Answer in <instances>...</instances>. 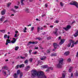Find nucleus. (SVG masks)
Masks as SVG:
<instances>
[{
    "label": "nucleus",
    "mask_w": 78,
    "mask_h": 78,
    "mask_svg": "<svg viewBox=\"0 0 78 78\" xmlns=\"http://www.w3.org/2000/svg\"><path fill=\"white\" fill-rule=\"evenodd\" d=\"M78 43V40H77V41H76V42L75 43V44L76 45V44H77V43Z\"/></svg>",
    "instance_id": "44"
},
{
    "label": "nucleus",
    "mask_w": 78,
    "mask_h": 78,
    "mask_svg": "<svg viewBox=\"0 0 78 78\" xmlns=\"http://www.w3.org/2000/svg\"><path fill=\"white\" fill-rule=\"evenodd\" d=\"M19 47H16L15 48V50H17L18 49H19Z\"/></svg>",
    "instance_id": "32"
},
{
    "label": "nucleus",
    "mask_w": 78,
    "mask_h": 78,
    "mask_svg": "<svg viewBox=\"0 0 78 78\" xmlns=\"http://www.w3.org/2000/svg\"><path fill=\"white\" fill-rule=\"evenodd\" d=\"M74 37H77L78 36V31H77L74 35Z\"/></svg>",
    "instance_id": "20"
},
{
    "label": "nucleus",
    "mask_w": 78,
    "mask_h": 78,
    "mask_svg": "<svg viewBox=\"0 0 78 78\" xmlns=\"http://www.w3.org/2000/svg\"><path fill=\"white\" fill-rule=\"evenodd\" d=\"M57 55V54H56V53L52 54H51V56H56Z\"/></svg>",
    "instance_id": "23"
},
{
    "label": "nucleus",
    "mask_w": 78,
    "mask_h": 78,
    "mask_svg": "<svg viewBox=\"0 0 78 78\" xmlns=\"http://www.w3.org/2000/svg\"><path fill=\"white\" fill-rule=\"evenodd\" d=\"M70 5H75L76 8H78V3L75 1H73L70 3Z\"/></svg>",
    "instance_id": "6"
},
{
    "label": "nucleus",
    "mask_w": 78,
    "mask_h": 78,
    "mask_svg": "<svg viewBox=\"0 0 78 78\" xmlns=\"http://www.w3.org/2000/svg\"><path fill=\"white\" fill-rule=\"evenodd\" d=\"M15 33H16V34H17V33H18V31H15Z\"/></svg>",
    "instance_id": "61"
},
{
    "label": "nucleus",
    "mask_w": 78,
    "mask_h": 78,
    "mask_svg": "<svg viewBox=\"0 0 78 78\" xmlns=\"http://www.w3.org/2000/svg\"><path fill=\"white\" fill-rule=\"evenodd\" d=\"M20 58L21 59H25V57H23L22 56H20Z\"/></svg>",
    "instance_id": "42"
},
{
    "label": "nucleus",
    "mask_w": 78,
    "mask_h": 78,
    "mask_svg": "<svg viewBox=\"0 0 78 78\" xmlns=\"http://www.w3.org/2000/svg\"><path fill=\"white\" fill-rule=\"evenodd\" d=\"M23 32L24 33H27V31L26 30H24V29H23Z\"/></svg>",
    "instance_id": "48"
},
{
    "label": "nucleus",
    "mask_w": 78,
    "mask_h": 78,
    "mask_svg": "<svg viewBox=\"0 0 78 78\" xmlns=\"http://www.w3.org/2000/svg\"><path fill=\"white\" fill-rule=\"evenodd\" d=\"M34 27H31V31H33V30H34Z\"/></svg>",
    "instance_id": "34"
},
{
    "label": "nucleus",
    "mask_w": 78,
    "mask_h": 78,
    "mask_svg": "<svg viewBox=\"0 0 78 78\" xmlns=\"http://www.w3.org/2000/svg\"><path fill=\"white\" fill-rule=\"evenodd\" d=\"M50 27L51 28H53V26H50Z\"/></svg>",
    "instance_id": "57"
},
{
    "label": "nucleus",
    "mask_w": 78,
    "mask_h": 78,
    "mask_svg": "<svg viewBox=\"0 0 78 78\" xmlns=\"http://www.w3.org/2000/svg\"><path fill=\"white\" fill-rule=\"evenodd\" d=\"M51 37H48L47 38V39L48 40H49V39H51Z\"/></svg>",
    "instance_id": "45"
},
{
    "label": "nucleus",
    "mask_w": 78,
    "mask_h": 78,
    "mask_svg": "<svg viewBox=\"0 0 78 78\" xmlns=\"http://www.w3.org/2000/svg\"><path fill=\"white\" fill-rule=\"evenodd\" d=\"M36 39H38L39 40V41H41L42 40V39L41 38L38 37V38Z\"/></svg>",
    "instance_id": "37"
},
{
    "label": "nucleus",
    "mask_w": 78,
    "mask_h": 78,
    "mask_svg": "<svg viewBox=\"0 0 78 78\" xmlns=\"http://www.w3.org/2000/svg\"><path fill=\"white\" fill-rule=\"evenodd\" d=\"M59 22V21L58 20H56L55 21V23H58Z\"/></svg>",
    "instance_id": "43"
},
{
    "label": "nucleus",
    "mask_w": 78,
    "mask_h": 78,
    "mask_svg": "<svg viewBox=\"0 0 78 78\" xmlns=\"http://www.w3.org/2000/svg\"><path fill=\"white\" fill-rule=\"evenodd\" d=\"M17 74L16 73H15L14 74L13 76L14 77V78H17V76L19 74H20V78H21L22 77V76H23V73L22 72H20V70H18L17 72Z\"/></svg>",
    "instance_id": "2"
},
{
    "label": "nucleus",
    "mask_w": 78,
    "mask_h": 78,
    "mask_svg": "<svg viewBox=\"0 0 78 78\" xmlns=\"http://www.w3.org/2000/svg\"><path fill=\"white\" fill-rule=\"evenodd\" d=\"M6 12V10H2L1 12V14L2 15H4V14H5V12Z\"/></svg>",
    "instance_id": "15"
},
{
    "label": "nucleus",
    "mask_w": 78,
    "mask_h": 78,
    "mask_svg": "<svg viewBox=\"0 0 78 78\" xmlns=\"http://www.w3.org/2000/svg\"><path fill=\"white\" fill-rule=\"evenodd\" d=\"M44 16H45V14H44L42 15V17H44Z\"/></svg>",
    "instance_id": "55"
},
{
    "label": "nucleus",
    "mask_w": 78,
    "mask_h": 78,
    "mask_svg": "<svg viewBox=\"0 0 78 78\" xmlns=\"http://www.w3.org/2000/svg\"><path fill=\"white\" fill-rule=\"evenodd\" d=\"M46 57L45 56H43L42 58H40L41 60L42 61H44L46 59Z\"/></svg>",
    "instance_id": "14"
},
{
    "label": "nucleus",
    "mask_w": 78,
    "mask_h": 78,
    "mask_svg": "<svg viewBox=\"0 0 78 78\" xmlns=\"http://www.w3.org/2000/svg\"><path fill=\"white\" fill-rule=\"evenodd\" d=\"M24 1H25V0H21V2L22 5H24V3H23Z\"/></svg>",
    "instance_id": "24"
},
{
    "label": "nucleus",
    "mask_w": 78,
    "mask_h": 78,
    "mask_svg": "<svg viewBox=\"0 0 78 78\" xmlns=\"http://www.w3.org/2000/svg\"><path fill=\"white\" fill-rule=\"evenodd\" d=\"M30 69V66H27L26 68V70H29V69Z\"/></svg>",
    "instance_id": "26"
},
{
    "label": "nucleus",
    "mask_w": 78,
    "mask_h": 78,
    "mask_svg": "<svg viewBox=\"0 0 78 78\" xmlns=\"http://www.w3.org/2000/svg\"><path fill=\"white\" fill-rule=\"evenodd\" d=\"M61 37H58V40H59V39H61Z\"/></svg>",
    "instance_id": "59"
},
{
    "label": "nucleus",
    "mask_w": 78,
    "mask_h": 78,
    "mask_svg": "<svg viewBox=\"0 0 78 78\" xmlns=\"http://www.w3.org/2000/svg\"><path fill=\"white\" fill-rule=\"evenodd\" d=\"M69 53H70V52H69V51H66L64 55H65V56H67L68 55H69Z\"/></svg>",
    "instance_id": "16"
},
{
    "label": "nucleus",
    "mask_w": 78,
    "mask_h": 78,
    "mask_svg": "<svg viewBox=\"0 0 78 78\" xmlns=\"http://www.w3.org/2000/svg\"><path fill=\"white\" fill-rule=\"evenodd\" d=\"M37 28L38 32H39V30H40V29L41 30H43V27H41V29H40V27H37Z\"/></svg>",
    "instance_id": "19"
},
{
    "label": "nucleus",
    "mask_w": 78,
    "mask_h": 78,
    "mask_svg": "<svg viewBox=\"0 0 78 78\" xmlns=\"http://www.w3.org/2000/svg\"><path fill=\"white\" fill-rule=\"evenodd\" d=\"M53 45H54V48L55 49L57 48V46H58V44H56V43H54Z\"/></svg>",
    "instance_id": "11"
},
{
    "label": "nucleus",
    "mask_w": 78,
    "mask_h": 78,
    "mask_svg": "<svg viewBox=\"0 0 78 78\" xmlns=\"http://www.w3.org/2000/svg\"><path fill=\"white\" fill-rule=\"evenodd\" d=\"M17 39V38L16 39L14 38H13V40L11 41L7 39L6 40V45H7L8 44V43H12V44H14L16 42V41Z\"/></svg>",
    "instance_id": "4"
},
{
    "label": "nucleus",
    "mask_w": 78,
    "mask_h": 78,
    "mask_svg": "<svg viewBox=\"0 0 78 78\" xmlns=\"http://www.w3.org/2000/svg\"><path fill=\"white\" fill-rule=\"evenodd\" d=\"M20 66L19 65H17L16 66V69H18L19 68V67Z\"/></svg>",
    "instance_id": "39"
},
{
    "label": "nucleus",
    "mask_w": 78,
    "mask_h": 78,
    "mask_svg": "<svg viewBox=\"0 0 78 78\" xmlns=\"http://www.w3.org/2000/svg\"><path fill=\"white\" fill-rule=\"evenodd\" d=\"M45 6L46 7H47L48 5H47V4H46L45 5Z\"/></svg>",
    "instance_id": "54"
},
{
    "label": "nucleus",
    "mask_w": 78,
    "mask_h": 78,
    "mask_svg": "<svg viewBox=\"0 0 78 78\" xmlns=\"http://www.w3.org/2000/svg\"><path fill=\"white\" fill-rule=\"evenodd\" d=\"M14 8H15V9H18V8H19V6H17L16 5H15L14 6Z\"/></svg>",
    "instance_id": "35"
},
{
    "label": "nucleus",
    "mask_w": 78,
    "mask_h": 78,
    "mask_svg": "<svg viewBox=\"0 0 78 78\" xmlns=\"http://www.w3.org/2000/svg\"><path fill=\"white\" fill-rule=\"evenodd\" d=\"M11 5V3L9 2V3H8L7 4V7H9V6L10 5Z\"/></svg>",
    "instance_id": "28"
},
{
    "label": "nucleus",
    "mask_w": 78,
    "mask_h": 78,
    "mask_svg": "<svg viewBox=\"0 0 78 78\" xmlns=\"http://www.w3.org/2000/svg\"><path fill=\"white\" fill-rule=\"evenodd\" d=\"M24 30H27V27H25Z\"/></svg>",
    "instance_id": "56"
},
{
    "label": "nucleus",
    "mask_w": 78,
    "mask_h": 78,
    "mask_svg": "<svg viewBox=\"0 0 78 78\" xmlns=\"http://www.w3.org/2000/svg\"><path fill=\"white\" fill-rule=\"evenodd\" d=\"M11 10L12 11H13V12H14L15 13L17 12V11L16 10H15L13 9H11Z\"/></svg>",
    "instance_id": "25"
},
{
    "label": "nucleus",
    "mask_w": 78,
    "mask_h": 78,
    "mask_svg": "<svg viewBox=\"0 0 78 78\" xmlns=\"http://www.w3.org/2000/svg\"><path fill=\"white\" fill-rule=\"evenodd\" d=\"M70 42L71 43H73L71 46V48H72V47H74V45H75V43H74V42H75V41L72 40H71L70 41Z\"/></svg>",
    "instance_id": "8"
},
{
    "label": "nucleus",
    "mask_w": 78,
    "mask_h": 78,
    "mask_svg": "<svg viewBox=\"0 0 78 78\" xmlns=\"http://www.w3.org/2000/svg\"><path fill=\"white\" fill-rule=\"evenodd\" d=\"M29 61L30 62H32V61H33V59L32 58H30L29 59Z\"/></svg>",
    "instance_id": "41"
},
{
    "label": "nucleus",
    "mask_w": 78,
    "mask_h": 78,
    "mask_svg": "<svg viewBox=\"0 0 78 78\" xmlns=\"http://www.w3.org/2000/svg\"><path fill=\"white\" fill-rule=\"evenodd\" d=\"M50 51L49 50H48L47 51V52L48 53H50Z\"/></svg>",
    "instance_id": "47"
},
{
    "label": "nucleus",
    "mask_w": 78,
    "mask_h": 78,
    "mask_svg": "<svg viewBox=\"0 0 78 78\" xmlns=\"http://www.w3.org/2000/svg\"><path fill=\"white\" fill-rule=\"evenodd\" d=\"M8 20H5L4 22V23H5L6 22H8Z\"/></svg>",
    "instance_id": "52"
},
{
    "label": "nucleus",
    "mask_w": 78,
    "mask_h": 78,
    "mask_svg": "<svg viewBox=\"0 0 78 78\" xmlns=\"http://www.w3.org/2000/svg\"><path fill=\"white\" fill-rule=\"evenodd\" d=\"M33 0H29L30 2H33Z\"/></svg>",
    "instance_id": "58"
},
{
    "label": "nucleus",
    "mask_w": 78,
    "mask_h": 78,
    "mask_svg": "<svg viewBox=\"0 0 78 78\" xmlns=\"http://www.w3.org/2000/svg\"><path fill=\"white\" fill-rule=\"evenodd\" d=\"M7 37H8V35L6 34L4 36V38H7Z\"/></svg>",
    "instance_id": "38"
},
{
    "label": "nucleus",
    "mask_w": 78,
    "mask_h": 78,
    "mask_svg": "<svg viewBox=\"0 0 78 78\" xmlns=\"http://www.w3.org/2000/svg\"><path fill=\"white\" fill-rule=\"evenodd\" d=\"M31 51H32V50H29V53H31Z\"/></svg>",
    "instance_id": "53"
},
{
    "label": "nucleus",
    "mask_w": 78,
    "mask_h": 78,
    "mask_svg": "<svg viewBox=\"0 0 78 78\" xmlns=\"http://www.w3.org/2000/svg\"><path fill=\"white\" fill-rule=\"evenodd\" d=\"M25 11L26 12H30V10L27 8H26L25 9Z\"/></svg>",
    "instance_id": "18"
},
{
    "label": "nucleus",
    "mask_w": 78,
    "mask_h": 78,
    "mask_svg": "<svg viewBox=\"0 0 78 78\" xmlns=\"http://www.w3.org/2000/svg\"><path fill=\"white\" fill-rule=\"evenodd\" d=\"M42 68H43V69H46V68H48V69L46 70V71L47 72H49V71H50V70H52L53 69L51 67H48V66L47 65H45L44 66H41Z\"/></svg>",
    "instance_id": "5"
},
{
    "label": "nucleus",
    "mask_w": 78,
    "mask_h": 78,
    "mask_svg": "<svg viewBox=\"0 0 78 78\" xmlns=\"http://www.w3.org/2000/svg\"><path fill=\"white\" fill-rule=\"evenodd\" d=\"M17 34H15V36H14V37H17V36H19V35H18L17 36Z\"/></svg>",
    "instance_id": "40"
},
{
    "label": "nucleus",
    "mask_w": 78,
    "mask_h": 78,
    "mask_svg": "<svg viewBox=\"0 0 78 78\" xmlns=\"http://www.w3.org/2000/svg\"><path fill=\"white\" fill-rule=\"evenodd\" d=\"M38 43V42H31L30 41L29 42V44H37Z\"/></svg>",
    "instance_id": "12"
},
{
    "label": "nucleus",
    "mask_w": 78,
    "mask_h": 78,
    "mask_svg": "<svg viewBox=\"0 0 78 78\" xmlns=\"http://www.w3.org/2000/svg\"><path fill=\"white\" fill-rule=\"evenodd\" d=\"M3 75H4V76H6V72L4 71V72H3Z\"/></svg>",
    "instance_id": "33"
},
{
    "label": "nucleus",
    "mask_w": 78,
    "mask_h": 78,
    "mask_svg": "<svg viewBox=\"0 0 78 78\" xmlns=\"http://www.w3.org/2000/svg\"><path fill=\"white\" fill-rule=\"evenodd\" d=\"M60 5L61 6H63V4H62V2H60Z\"/></svg>",
    "instance_id": "46"
},
{
    "label": "nucleus",
    "mask_w": 78,
    "mask_h": 78,
    "mask_svg": "<svg viewBox=\"0 0 78 78\" xmlns=\"http://www.w3.org/2000/svg\"><path fill=\"white\" fill-rule=\"evenodd\" d=\"M71 44H72V43H71V42L70 43L68 44L67 45V47H70L71 46Z\"/></svg>",
    "instance_id": "27"
},
{
    "label": "nucleus",
    "mask_w": 78,
    "mask_h": 78,
    "mask_svg": "<svg viewBox=\"0 0 78 78\" xmlns=\"http://www.w3.org/2000/svg\"><path fill=\"white\" fill-rule=\"evenodd\" d=\"M72 69H73V67H70L69 70V72H71L72 70Z\"/></svg>",
    "instance_id": "21"
},
{
    "label": "nucleus",
    "mask_w": 78,
    "mask_h": 78,
    "mask_svg": "<svg viewBox=\"0 0 78 78\" xmlns=\"http://www.w3.org/2000/svg\"><path fill=\"white\" fill-rule=\"evenodd\" d=\"M5 16H2V17L0 18V20L2 22H3L4 20V19H5Z\"/></svg>",
    "instance_id": "17"
},
{
    "label": "nucleus",
    "mask_w": 78,
    "mask_h": 78,
    "mask_svg": "<svg viewBox=\"0 0 78 78\" xmlns=\"http://www.w3.org/2000/svg\"><path fill=\"white\" fill-rule=\"evenodd\" d=\"M25 67V65L23 64H22L20 65V68H21V67Z\"/></svg>",
    "instance_id": "22"
},
{
    "label": "nucleus",
    "mask_w": 78,
    "mask_h": 78,
    "mask_svg": "<svg viewBox=\"0 0 78 78\" xmlns=\"http://www.w3.org/2000/svg\"><path fill=\"white\" fill-rule=\"evenodd\" d=\"M31 72L32 78L37 76L38 78H46V76L42 71H39L37 72L36 71L32 70Z\"/></svg>",
    "instance_id": "1"
},
{
    "label": "nucleus",
    "mask_w": 78,
    "mask_h": 78,
    "mask_svg": "<svg viewBox=\"0 0 78 78\" xmlns=\"http://www.w3.org/2000/svg\"><path fill=\"white\" fill-rule=\"evenodd\" d=\"M67 61L68 62H70V61H71V59L70 58H68Z\"/></svg>",
    "instance_id": "36"
},
{
    "label": "nucleus",
    "mask_w": 78,
    "mask_h": 78,
    "mask_svg": "<svg viewBox=\"0 0 78 78\" xmlns=\"http://www.w3.org/2000/svg\"><path fill=\"white\" fill-rule=\"evenodd\" d=\"M2 69H5V70H8L9 69L8 67V66H3V67H2Z\"/></svg>",
    "instance_id": "13"
},
{
    "label": "nucleus",
    "mask_w": 78,
    "mask_h": 78,
    "mask_svg": "<svg viewBox=\"0 0 78 78\" xmlns=\"http://www.w3.org/2000/svg\"><path fill=\"white\" fill-rule=\"evenodd\" d=\"M73 73H71V76L72 77L73 76Z\"/></svg>",
    "instance_id": "51"
},
{
    "label": "nucleus",
    "mask_w": 78,
    "mask_h": 78,
    "mask_svg": "<svg viewBox=\"0 0 78 78\" xmlns=\"http://www.w3.org/2000/svg\"><path fill=\"white\" fill-rule=\"evenodd\" d=\"M63 59L61 58L60 59L59 61V63L57 64L56 66L58 68H61L62 66V63H63Z\"/></svg>",
    "instance_id": "3"
},
{
    "label": "nucleus",
    "mask_w": 78,
    "mask_h": 78,
    "mask_svg": "<svg viewBox=\"0 0 78 78\" xmlns=\"http://www.w3.org/2000/svg\"><path fill=\"white\" fill-rule=\"evenodd\" d=\"M75 75L76 76H78V71H76V74H75Z\"/></svg>",
    "instance_id": "31"
},
{
    "label": "nucleus",
    "mask_w": 78,
    "mask_h": 78,
    "mask_svg": "<svg viewBox=\"0 0 78 78\" xmlns=\"http://www.w3.org/2000/svg\"><path fill=\"white\" fill-rule=\"evenodd\" d=\"M8 39H9V36H8L7 37Z\"/></svg>",
    "instance_id": "62"
},
{
    "label": "nucleus",
    "mask_w": 78,
    "mask_h": 78,
    "mask_svg": "<svg viewBox=\"0 0 78 78\" xmlns=\"http://www.w3.org/2000/svg\"><path fill=\"white\" fill-rule=\"evenodd\" d=\"M58 29L57 28H56L55 29V30L53 32V33H54V34H55L56 36H57V35H58V34H57V33L58 32Z\"/></svg>",
    "instance_id": "10"
},
{
    "label": "nucleus",
    "mask_w": 78,
    "mask_h": 78,
    "mask_svg": "<svg viewBox=\"0 0 78 78\" xmlns=\"http://www.w3.org/2000/svg\"><path fill=\"white\" fill-rule=\"evenodd\" d=\"M64 42H65V40H64V39H62L61 41V42L59 43V44L62 45V44H63L64 43Z\"/></svg>",
    "instance_id": "9"
},
{
    "label": "nucleus",
    "mask_w": 78,
    "mask_h": 78,
    "mask_svg": "<svg viewBox=\"0 0 78 78\" xmlns=\"http://www.w3.org/2000/svg\"><path fill=\"white\" fill-rule=\"evenodd\" d=\"M34 55H36L37 53V52L36 51L33 53Z\"/></svg>",
    "instance_id": "50"
},
{
    "label": "nucleus",
    "mask_w": 78,
    "mask_h": 78,
    "mask_svg": "<svg viewBox=\"0 0 78 78\" xmlns=\"http://www.w3.org/2000/svg\"><path fill=\"white\" fill-rule=\"evenodd\" d=\"M28 62V59H27L25 61H24V64H27Z\"/></svg>",
    "instance_id": "29"
},
{
    "label": "nucleus",
    "mask_w": 78,
    "mask_h": 78,
    "mask_svg": "<svg viewBox=\"0 0 78 78\" xmlns=\"http://www.w3.org/2000/svg\"><path fill=\"white\" fill-rule=\"evenodd\" d=\"M14 16V14H12L11 16Z\"/></svg>",
    "instance_id": "60"
},
{
    "label": "nucleus",
    "mask_w": 78,
    "mask_h": 78,
    "mask_svg": "<svg viewBox=\"0 0 78 78\" xmlns=\"http://www.w3.org/2000/svg\"><path fill=\"white\" fill-rule=\"evenodd\" d=\"M5 61H6V62H7V61H8V59H6L5 60Z\"/></svg>",
    "instance_id": "63"
},
{
    "label": "nucleus",
    "mask_w": 78,
    "mask_h": 78,
    "mask_svg": "<svg viewBox=\"0 0 78 78\" xmlns=\"http://www.w3.org/2000/svg\"><path fill=\"white\" fill-rule=\"evenodd\" d=\"M0 31L3 33H5V30H0Z\"/></svg>",
    "instance_id": "30"
},
{
    "label": "nucleus",
    "mask_w": 78,
    "mask_h": 78,
    "mask_svg": "<svg viewBox=\"0 0 78 78\" xmlns=\"http://www.w3.org/2000/svg\"><path fill=\"white\" fill-rule=\"evenodd\" d=\"M25 56H26V57H27L28 56V54H25Z\"/></svg>",
    "instance_id": "49"
},
{
    "label": "nucleus",
    "mask_w": 78,
    "mask_h": 78,
    "mask_svg": "<svg viewBox=\"0 0 78 78\" xmlns=\"http://www.w3.org/2000/svg\"><path fill=\"white\" fill-rule=\"evenodd\" d=\"M71 28V26L70 25H68L66 27H63V29L65 30L66 31L69 30V29H70Z\"/></svg>",
    "instance_id": "7"
},
{
    "label": "nucleus",
    "mask_w": 78,
    "mask_h": 78,
    "mask_svg": "<svg viewBox=\"0 0 78 78\" xmlns=\"http://www.w3.org/2000/svg\"><path fill=\"white\" fill-rule=\"evenodd\" d=\"M38 48V47H35V49H37Z\"/></svg>",
    "instance_id": "64"
}]
</instances>
